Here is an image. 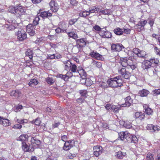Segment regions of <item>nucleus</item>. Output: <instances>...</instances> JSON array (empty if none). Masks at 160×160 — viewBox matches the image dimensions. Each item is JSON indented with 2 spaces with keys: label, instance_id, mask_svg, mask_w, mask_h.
Here are the masks:
<instances>
[{
  "label": "nucleus",
  "instance_id": "53",
  "mask_svg": "<svg viewBox=\"0 0 160 160\" xmlns=\"http://www.w3.org/2000/svg\"><path fill=\"white\" fill-rule=\"evenodd\" d=\"M68 72H67L66 74H65L66 76L68 78V80L69 78L72 77V72L71 71H68Z\"/></svg>",
  "mask_w": 160,
  "mask_h": 160
},
{
  "label": "nucleus",
  "instance_id": "11",
  "mask_svg": "<svg viewBox=\"0 0 160 160\" xmlns=\"http://www.w3.org/2000/svg\"><path fill=\"white\" fill-rule=\"evenodd\" d=\"M86 73H84L83 75L81 76L82 79V83H84L87 86H89L92 84V82L89 78H86Z\"/></svg>",
  "mask_w": 160,
  "mask_h": 160
},
{
  "label": "nucleus",
  "instance_id": "30",
  "mask_svg": "<svg viewBox=\"0 0 160 160\" xmlns=\"http://www.w3.org/2000/svg\"><path fill=\"white\" fill-rule=\"evenodd\" d=\"M126 153L124 152H122L121 151H119L115 153V156H117L118 158L119 159H122L123 157L125 156Z\"/></svg>",
  "mask_w": 160,
  "mask_h": 160
},
{
  "label": "nucleus",
  "instance_id": "24",
  "mask_svg": "<svg viewBox=\"0 0 160 160\" xmlns=\"http://www.w3.org/2000/svg\"><path fill=\"white\" fill-rule=\"evenodd\" d=\"M127 133L128 132H122L119 133V137L118 138V139H120L125 142Z\"/></svg>",
  "mask_w": 160,
  "mask_h": 160
},
{
  "label": "nucleus",
  "instance_id": "22",
  "mask_svg": "<svg viewBox=\"0 0 160 160\" xmlns=\"http://www.w3.org/2000/svg\"><path fill=\"white\" fill-rule=\"evenodd\" d=\"M31 144L34 146H39L41 143V142L36 137H32L31 140Z\"/></svg>",
  "mask_w": 160,
  "mask_h": 160
},
{
  "label": "nucleus",
  "instance_id": "48",
  "mask_svg": "<svg viewBox=\"0 0 160 160\" xmlns=\"http://www.w3.org/2000/svg\"><path fill=\"white\" fill-rule=\"evenodd\" d=\"M99 12L100 14H103L105 15H109L112 13L111 11H99Z\"/></svg>",
  "mask_w": 160,
  "mask_h": 160
},
{
  "label": "nucleus",
  "instance_id": "5",
  "mask_svg": "<svg viewBox=\"0 0 160 160\" xmlns=\"http://www.w3.org/2000/svg\"><path fill=\"white\" fill-rule=\"evenodd\" d=\"M99 35L103 38H110L111 37L112 35L107 30L106 27L103 28L99 32Z\"/></svg>",
  "mask_w": 160,
  "mask_h": 160
},
{
  "label": "nucleus",
  "instance_id": "32",
  "mask_svg": "<svg viewBox=\"0 0 160 160\" xmlns=\"http://www.w3.org/2000/svg\"><path fill=\"white\" fill-rule=\"evenodd\" d=\"M73 147V145L71 144H68V142H65L63 147L64 150L67 151Z\"/></svg>",
  "mask_w": 160,
  "mask_h": 160
},
{
  "label": "nucleus",
  "instance_id": "64",
  "mask_svg": "<svg viewBox=\"0 0 160 160\" xmlns=\"http://www.w3.org/2000/svg\"><path fill=\"white\" fill-rule=\"evenodd\" d=\"M67 137L66 135H63L61 137V140L63 142H67Z\"/></svg>",
  "mask_w": 160,
  "mask_h": 160
},
{
  "label": "nucleus",
  "instance_id": "38",
  "mask_svg": "<svg viewBox=\"0 0 160 160\" xmlns=\"http://www.w3.org/2000/svg\"><path fill=\"white\" fill-rule=\"evenodd\" d=\"M123 29L120 28L115 29L114 30V33L117 35H120L123 34Z\"/></svg>",
  "mask_w": 160,
  "mask_h": 160
},
{
  "label": "nucleus",
  "instance_id": "62",
  "mask_svg": "<svg viewBox=\"0 0 160 160\" xmlns=\"http://www.w3.org/2000/svg\"><path fill=\"white\" fill-rule=\"evenodd\" d=\"M154 94H155V95H158L160 94V89H155L153 91Z\"/></svg>",
  "mask_w": 160,
  "mask_h": 160
},
{
  "label": "nucleus",
  "instance_id": "15",
  "mask_svg": "<svg viewBox=\"0 0 160 160\" xmlns=\"http://www.w3.org/2000/svg\"><path fill=\"white\" fill-rule=\"evenodd\" d=\"M119 63L122 67H126L130 63L129 61L128 60L127 58H121L119 61Z\"/></svg>",
  "mask_w": 160,
  "mask_h": 160
},
{
  "label": "nucleus",
  "instance_id": "43",
  "mask_svg": "<svg viewBox=\"0 0 160 160\" xmlns=\"http://www.w3.org/2000/svg\"><path fill=\"white\" fill-rule=\"evenodd\" d=\"M57 77L61 78L62 79L64 80L65 81H68V78L65 75H63L62 74H59L57 75Z\"/></svg>",
  "mask_w": 160,
  "mask_h": 160
},
{
  "label": "nucleus",
  "instance_id": "8",
  "mask_svg": "<svg viewBox=\"0 0 160 160\" xmlns=\"http://www.w3.org/2000/svg\"><path fill=\"white\" fill-rule=\"evenodd\" d=\"M125 103L121 104L120 107H129L132 105L133 103V99L130 96H128L125 98Z\"/></svg>",
  "mask_w": 160,
  "mask_h": 160
},
{
  "label": "nucleus",
  "instance_id": "61",
  "mask_svg": "<svg viewBox=\"0 0 160 160\" xmlns=\"http://www.w3.org/2000/svg\"><path fill=\"white\" fill-rule=\"evenodd\" d=\"M132 62H130V63H129L127 66L128 67V68H131L132 70H133L135 69V66L133 65H132Z\"/></svg>",
  "mask_w": 160,
  "mask_h": 160
},
{
  "label": "nucleus",
  "instance_id": "58",
  "mask_svg": "<svg viewBox=\"0 0 160 160\" xmlns=\"http://www.w3.org/2000/svg\"><path fill=\"white\" fill-rule=\"evenodd\" d=\"M48 58L50 59H56V58L55 56V54H53L52 55L49 54L48 55Z\"/></svg>",
  "mask_w": 160,
  "mask_h": 160
},
{
  "label": "nucleus",
  "instance_id": "50",
  "mask_svg": "<svg viewBox=\"0 0 160 160\" xmlns=\"http://www.w3.org/2000/svg\"><path fill=\"white\" fill-rule=\"evenodd\" d=\"M77 102L79 103H82V102H85V98L81 97L78 98L76 100Z\"/></svg>",
  "mask_w": 160,
  "mask_h": 160
},
{
  "label": "nucleus",
  "instance_id": "42",
  "mask_svg": "<svg viewBox=\"0 0 160 160\" xmlns=\"http://www.w3.org/2000/svg\"><path fill=\"white\" fill-rule=\"evenodd\" d=\"M146 55V53L144 51L140 50L139 53L138 54V57L142 58H143L145 57Z\"/></svg>",
  "mask_w": 160,
  "mask_h": 160
},
{
  "label": "nucleus",
  "instance_id": "1",
  "mask_svg": "<svg viewBox=\"0 0 160 160\" xmlns=\"http://www.w3.org/2000/svg\"><path fill=\"white\" fill-rule=\"evenodd\" d=\"M109 87L118 88L123 86L122 81L120 76H118L110 78L107 81Z\"/></svg>",
  "mask_w": 160,
  "mask_h": 160
},
{
  "label": "nucleus",
  "instance_id": "23",
  "mask_svg": "<svg viewBox=\"0 0 160 160\" xmlns=\"http://www.w3.org/2000/svg\"><path fill=\"white\" fill-rule=\"evenodd\" d=\"M134 116L136 119L142 120L144 118L145 115L142 112H137L135 113Z\"/></svg>",
  "mask_w": 160,
  "mask_h": 160
},
{
  "label": "nucleus",
  "instance_id": "16",
  "mask_svg": "<svg viewBox=\"0 0 160 160\" xmlns=\"http://www.w3.org/2000/svg\"><path fill=\"white\" fill-rule=\"evenodd\" d=\"M0 123L5 127L9 126L11 124L8 119L5 118L3 117H0Z\"/></svg>",
  "mask_w": 160,
  "mask_h": 160
},
{
  "label": "nucleus",
  "instance_id": "37",
  "mask_svg": "<svg viewBox=\"0 0 160 160\" xmlns=\"http://www.w3.org/2000/svg\"><path fill=\"white\" fill-rule=\"evenodd\" d=\"M70 68V71H71L73 73L77 72H78V71L77 69V66L75 64L72 63Z\"/></svg>",
  "mask_w": 160,
  "mask_h": 160
},
{
  "label": "nucleus",
  "instance_id": "17",
  "mask_svg": "<svg viewBox=\"0 0 160 160\" xmlns=\"http://www.w3.org/2000/svg\"><path fill=\"white\" fill-rule=\"evenodd\" d=\"M76 41L78 48H81L86 45V42L83 38L77 39Z\"/></svg>",
  "mask_w": 160,
  "mask_h": 160
},
{
  "label": "nucleus",
  "instance_id": "60",
  "mask_svg": "<svg viewBox=\"0 0 160 160\" xmlns=\"http://www.w3.org/2000/svg\"><path fill=\"white\" fill-rule=\"evenodd\" d=\"M122 29H123V33L124 32L127 34L129 33L131 31L129 29H125L124 28H123Z\"/></svg>",
  "mask_w": 160,
  "mask_h": 160
},
{
  "label": "nucleus",
  "instance_id": "13",
  "mask_svg": "<svg viewBox=\"0 0 160 160\" xmlns=\"http://www.w3.org/2000/svg\"><path fill=\"white\" fill-rule=\"evenodd\" d=\"M154 66H152L147 71L148 75L151 76H154L157 75V69H156Z\"/></svg>",
  "mask_w": 160,
  "mask_h": 160
},
{
  "label": "nucleus",
  "instance_id": "6",
  "mask_svg": "<svg viewBox=\"0 0 160 160\" xmlns=\"http://www.w3.org/2000/svg\"><path fill=\"white\" fill-rule=\"evenodd\" d=\"M124 48V46L120 43L112 44L111 46L112 50L114 52H119Z\"/></svg>",
  "mask_w": 160,
  "mask_h": 160
},
{
  "label": "nucleus",
  "instance_id": "36",
  "mask_svg": "<svg viewBox=\"0 0 160 160\" xmlns=\"http://www.w3.org/2000/svg\"><path fill=\"white\" fill-rule=\"evenodd\" d=\"M68 36L72 38L76 39L78 38V35L73 32H68L67 33Z\"/></svg>",
  "mask_w": 160,
  "mask_h": 160
},
{
  "label": "nucleus",
  "instance_id": "56",
  "mask_svg": "<svg viewBox=\"0 0 160 160\" xmlns=\"http://www.w3.org/2000/svg\"><path fill=\"white\" fill-rule=\"evenodd\" d=\"M93 29H94L95 30L100 32L101 30H102L103 28H101L98 26L96 25L93 27Z\"/></svg>",
  "mask_w": 160,
  "mask_h": 160
},
{
  "label": "nucleus",
  "instance_id": "59",
  "mask_svg": "<svg viewBox=\"0 0 160 160\" xmlns=\"http://www.w3.org/2000/svg\"><path fill=\"white\" fill-rule=\"evenodd\" d=\"M46 160H57V158L51 156L47 158Z\"/></svg>",
  "mask_w": 160,
  "mask_h": 160
},
{
  "label": "nucleus",
  "instance_id": "4",
  "mask_svg": "<svg viewBox=\"0 0 160 160\" xmlns=\"http://www.w3.org/2000/svg\"><path fill=\"white\" fill-rule=\"evenodd\" d=\"M16 35L17 36L18 38L20 41H22L27 37V34L22 29H19L18 31L16 32Z\"/></svg>",
  "mask_w": 160,
  "mask_h": 160
},
{
  "label": "nucleus",
  "instance_id": "31",
  "mask_svg": "<svg viewBox=\"0 0 160 160\" xmlns=\"http://www.w3.org/2000/svg\"><path fill=\"white\" fill-rule=\"evenodd\" d=\"M21 94L20 92L18 90H13L10 93V95L13 96L16 98L18 97Z\"/></svg>",
  "mask_w": 160,
  "mask_h": 160
},
{
  "label": "nucleus",
  "instance_id": "52",
  "mask_svg": "<svg viewBox=\"0 0 160 160\" xmlns=\"http://www.w3.org/2000/svg\"><path fill=\"white\" fill-rule=\"evenodd\" d=\"M153 125L152 124H149L148 125L147 127V128L148 130H149L150 132H152V130H153Z\"/></svg>",
  "mask_w": 160,
  "mask_h": 160
},
{
  "label": "nucleus",
  "instance_id": "54",
  "mask_svg": "<svg viewBox=\"0 0 160 160\" xmlns=\"http://www.w3.org/2000/svg\"><path fill=\"white\" fill-rule=\"evenodd\" d=\"M78 20V19H72L69 20V23L70 25H72L75 23Z\"/></svg>",
  "mask_w": 160,
  "mask_h": 160
},
{
  "label": "nucleus",
  "instance_id": "39",
  "mask_svg": "<svg viewBox=\"0 0 160 160\" xmlns=\"http://www.w3.org/2000/svg\"><path fill=\"white\" fill-rule=\"evenodd\" d=\"M28 137L27 135L22 134L19 136L18 140L21 141H25L27 139Z\"/></svg>",
  "mask_w": 160,
  "mask_h": 160
},
{
  "label": "nucleus",
  "instance_id": "47",
  "mask_svg": "<svg viewBox=\"0 0 160 160\" xmlns=\"http://www.w3.org/2000/svg\"><path fill=\"white\" fill-rule=\"evenodd\" d=\"M46 81L48 84L51 85L54 82L52 78L50 77L47 78Z\"/></svg>",
  "mask_w": 160,
  "mask_h": 160
},
{
  "label": "nucleus",
  "instance_id": "19",
  "mask_svg": "<svg viewBox=\"0 0 160 160\" xmlns=\"http://www.w3.org/2000/svg\"><path fill=\"white\" fill-rule=\"evenodd\" d=\"M51 10H57L58 9L59 6L54 1L52 0L49 3Z\"/></svg>",
  "mask_w": 160,
  "mask_h": 160
},
{
  "label": "nucleus",
  "instance_id": "27",
  "mask_svg": "<svg viewBox=\"0 0 160 160\" xmlns=\"http://www.w3.org/2000/svg\"><path fill=\"white\" fill-rule=\"evenodd\" d=\"M149 92L147 90L143 89L140 91L138 92V94L140 96L142 97L147 96L149 93Z\"/></svg>",
  "mask_w": 160,
  "mask_h": 160
},
{
  "label": "nucleus",
  "instance_id": "46",
  "mask_svg": "<svg viewBox=\"0 0 160 160\" xmlns=\"http://www.w3.org/2000/svg\"><path fill=\"white\" fill-rule=\"evenodd\" d=\"M31 122L32 123H34L36 125H39L41 122V121L40 118H38L35 121L33 120Z\"/></svg>",
  "mask_w": 160,
  "mask_h": 160
},
{
  "label": "nucleus",
  "instance_id": "33",
  "mask_svg": "<svg viewBox=\"0 0 160 160\" xmlns=\"http://www.w3.org/2000/svg\"><path fill=\"white\" fill-rule=\"evenodd\" d=\"M38 83V80L35 79H31L29 82L28 85L32 87L37 85Z\"/></svg>",
  "mask_w": 160,
  "mask_h": 160
},
{
  "label": "nucleus",
  "instance_id": "21",
  "mask_svg": "<svg viewBox=\"0 0 160 160\" xmlns=\"http://www.w3.org/2000/svg\"><path fill=\"white\" fill-rule=\"evenodd\" d=\"M22 9L23 10L22 6L20 4H19L10 6L8 10H21Z\"/></svg>",
  "mask_w": 160,
  "mask_h": 160
},
{
  "label": "nucleus",
  "instance_id": "51",
  "mask_svg": "<svg viewBox=\"0 0 160 160\" xmlns=\"http://www.w3.org/2000/svg\"><path fill=\"white\" fill-rule=\"evenodd\" d=\"M160 129V128L159 126H154L153 130H152V132H158Z\"/></svg>",
  "mask_w": 160,
  "mask_h": 160
},
{
  "label": "nucleus",
  "instance_id": "28",
  "mask_svg": "<svg viewBox=\"0 0 160 160\" xmlns=\"http://www.w3.org/2000/svg\"><path fill=\"white\" fill-rule=\"evenodd\" d=\"M149 61L150 62H151V63L156 68H157V67L158 66V65L159 62V61L158 59L153 58L150 59Z\"/></svg>",
  "mask_w": 160,
  "mask_h": 160
},
{
  "label": "nucleus",
  "instance_id": "2",
  "mask_svg": "<svg viewBox=\"0 0 160 160\" xmlns=\"http://www.w3.org/2000/svg\"><path fill=\"white\" fill-rule=\"evenodd\" d=\"M118 73L123 76L124 78L128 79L130 76V73L128 71H126L124 67L120 66L118 68Z\"/></svg>",
  "mask_w": 160,
  "mask_h": 160
},
{
  "label": "nucleus",
  "instance_id": "57",
  "mask_svg": "<svg viewBox=\"0 0 160 160\" xmlns=\"http://www.w3.org/2000/svg\"><path fill=\"white\" fill-rule=\"evenodd\" d=\"M140 50L137 48H135L133 49V52L134 53L136 54L138 56V54L139 53Z\"/></svg>",
  "mask_w": 160,
  "mask_h": 160
},
{
  "label": "nucleus",
  "instance_id": "3",
  "mask_svg": "<svg viewBox=\"0 0 160 160\" xmlns=\"http://www.w3.org/2000/svg\"><path fill=\"white\" fill-rule=\"evenodd\" d=\"M137 138L135 136H133L131 134L127 133L125 142H127L129 143H136L138 142Z\"/></svg>",
  "mask_w": 160,
  "mask_h": 160
},
{
  "label": "nucleus",
  "instance_id": "25",
  "mask_svg": "<svg viewBox=\"0 0 160 160\" xmlns=\"http://www.w3.org/2000/svg\"><path fill=\"white\" fill-rule=\"evenodd\" d=\"M9 12L11 13L15 14L17 17H19L25 13L24 11H9Z\"/></svg>",
  "mask_w": 160,
  "mask_h": 160
},
{
  "label": "nucleus",
  "instance_id": "41",
  "mask_svg": "<svg viewBox=\"0 0 160 160\" xmlns=\"http://www.w3.org/2000/svg\"><path fill=\"white\" fill-rule=\"evenodd\" d=\"M153 154L150 153H148L147 155V160H154Z\"/></svg>",
  "mask_w": 160,
  "mask_h": 160
},
{
  "label": "nucleus",
  "instance_id": "35",
  "mask_svg": "<svg viewBox=\"0 0 160 160\" xmlns=\"http://www.w3.org/2000/svg\"><path fill=\"white\" fill-rule=\"evenodd\" d=\"M25 54L26 56H28L30 59H32L33 55V52L32 50L30 49H28L26 52Z\"/></svg>",
  "mask_w": 160,
  "mask_h": 160
},
{
  "label": "nucleus",
  "instance_id": "10",
  "mask_svg": "<svg viewBox=\"0 0 160 160\" xmlns=\"http://www.w3.org/2000/svg\"><path fill=\"white\" fill-rule=\"evenodd\" d=\"M93 151L94 155L98 157L102 154V148L101 146H95L93 147Z\"/></svg>",
  "mask_w": 160,
  "mask_h": 160
},
{
  "label": "nucleus",
  "instance_id": "45",
  "mask_svg": "<svg viewBox=\"0 0 160 160\" xmlns=\"http://www.w3.org/2000/svg\"><path fill=\"white\" fill-rule=\"evenodd\" d=\"M123 125L125 127L127 128H130L132 127L131 123L128 122H124Z\"/></svg>",
  "mask_w": 160,
  "mask_h": 160
},
{
  "label": "nucleus",
  "instance_id": "7",
  "mask_svg": "<svg viewBox=\"0 0 160 160\" xmlns=\"http://www.w3.org/2000/svg\"><path fill=\"white\" fill-rule=\"evenodd\" d=\"M35 27L32 24H29L26 27V30L27 33L30 36H33L35 34Z\"/></svg>",
  "mask_w": 160,
  "mask_h": 160
},
{
  "label": "nucleus",
  "instance_id": "18",
  "mask_svg": "<svg viewBox=\"0 0 160 160\" xmlns=\"http://www.w3.org/2000/svg\"><path fill=\"white\" fill-rule=\"evenodd\" d=\"M72 63L69 60H67L63 62L64 69L67 71H70Z\"/></svg>",
  "mask_w": 160,
  "mask_h": 160
},
{
  "label": "nucleus",
  "instance_id": "20",
  "mask_svg": "<svg viewBox=\"0 0 160 160\" xmlns=\"http://www.w3.org/2000/svg\"><path fill=\"white\" fill-rule=\"evenodd\" d=\"M49 11H45L41 12L40 14V16L43 18H49L52 16V14L50 12H48Z\"/></svg>",
  "mask_w": 160,
  "mask_h": 160
},
{
  "label": "nucleus",
  "instance_id": "12",
  "mask_svg": "<svg viewBox=\"0 0 160 160\" xmlns=\"http://www.w3.org/2000/svg\"><path fill=\"white\" fill-rule=\"evenodd\" d=\"M89 54L91 57L94 58L98 60H102L104 59L102 55H101L96 52L93 51L91 52Z\"/></svg>",
  "mask_w": 160,
  "mask_h": 160
},
{
  "label": "nucleus",
  "instance_id": "63",
  "mask_svg": "<svg viewBox=\"0 0 160 160\" xmlns=\"http://www.w3.org/2000/svg\"><path fill=\"white\" fill-rule=\"evenodd\" d=\"M22 127V126L20 124H17L14 125L13 128L15 129H20Z\"/></svg>",
  "mask_w": 160,
  "mask_h": 160
},
{
  "label": "nucleus",
  "instance_id": "44",
  "mask_svg": "<svg viewBox=\"0 0 160 160\" xmlns=\"http://www.w3.org/2000/svg\"><path fill=\"white\" fill-rule=\"evenodd\" d=\"M40 18L38 16L35 18L33 22V24L34 26H36L38 24V22Z\"/></svg>",
  "mask_w": 160,
  "mask_h": 160
},
{
  "label": "nucleus",
  "instance_id": "34",
  "mask_svg": "<svg viewBox=\"0 0 160 160\" xmlns=\"http://www.w3.org/2000/svg\"><path fill=\"white\" fill-rule=\"evenodd\" d=\"M147 22V21L146 20H142L138 22L137 25L138 27V28L140 27H143Z\"/></svg>",
  "mask_w": 160,
  "mask_h": 160
},
{
  "label": "nucleus",
  "instance_id": "55",
  "mask_svg": "<svg viewBox=\"0 0 160 160\" xmlns=\"http://www.w3.org/2000/svg\"><path fill=\"white\" fill-rule=\"evenodd\" d=\"M148 23L150 25L151 27H152L153 24L154 23V20L153 19H150L148 20Z\"/></svg>",
  "mask_w": 160,
  "mask_h": 160
},
{
  "label": "nucleus",
  "instance_id": "26",
  "mask_svg": "<svg viewBox=\"0 0 160 160\" xmlns=\"http://www.w3.org/2000/svg\"><path fill=\"white\" fill-rule=\"evenodd\" d=\"M93 11H83L82 12H80L79 15L80 17H86L89 15L90 13L93 12Z\"/></svg>",
  "mask_w": 160,
  "mask_h": 160
},
{
  "label": "nucleus",
  "instance_id": "14",
  "mask_svg": "<svg viewBox=\"0 0 160 160\" xmlns=\"http://www.w3.org/2000/svg\"><path fill=\"white\" fill-rule=\"evenodd\" d=\"M152 66H153V65L151 63V62H150L149 60H146L142 64V67L143 69L146 70H147Z\"/></svg>",
  "mask_w": 160,
  "mask_h": 160
},
{
  "label": "nucleus",
  "instance_id": "49",
  "mask_svg": "<svg viewBox=\"0 0 160 160\" xmlns=\"http://www.w3.org/2000/svg\"><path fill=\"white\" fill-rule=\"evenodd\" d=\"M120 107H119L115 105H112V109L111 110L115 112H118L119 110V109Z\"/></svg>",
  "mask_w": 160,
  "mask_h": 160
},
{
  "label": "nucleus",
  "instance_id": "40",
  "mask_svg": "<svg viewBox=\"0 0 160 160\" xmlns=\"http://www.w3.org/2000/svg\"><path fill=\"white\" fill-rule=\"evenodd\" d=\"M79 93L82 97L86 98L87 95V91L86 90L79 91Z\"/></svg>",
  "mask_w": 160,
  "mask_h": 160
},
{
  "label": "nucleus",
  "instance_id": "29",
  "mask_svg": "<svg viewBox=\"0 0 160 160\" xmlns=\"http://www.w3.org/2000/svg\"><path fill=\"white\" fill-rule=\"evenodd\" d=\"M143 107L145 110V112L148 115L152 114L153 113L152 110V109L149 108L147 105H145L143 106Z\"/></svg>",
  "mask_w": 160,
  "mask_h": 160
},
{
  "label": "nucleus",
  "instance_id": "9",
  "mask_svg": "<svg viewBox=\"0 0 160 160\" xmlns=\"http://www.w3.org/2000/svg\"><path fill=\"white\" fill-rule=\"evenodd\" d=\"M22 147L24 152H32L34 150V148L32 146H28L26 143L23 142H22Z\"/></svg>",
  "mask_w": 160,
  "mask_h": 160
}]
</instances>
